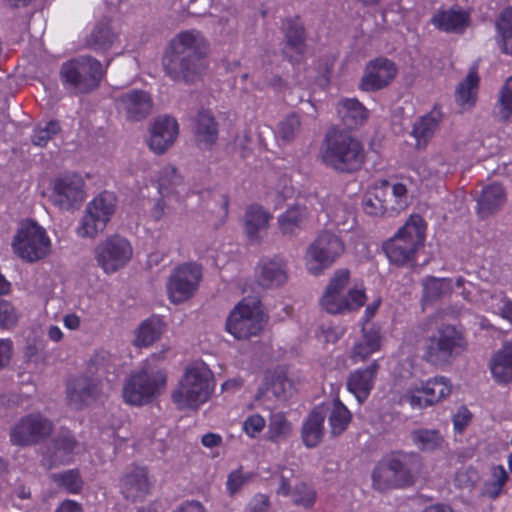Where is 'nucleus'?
I'll return each instance as SVG.
<instances>
[{
	"label": "nucleus",
	"instance_id": "nucleus-1",
	"mask_svg": "<svg viewBox=\"0 0 512 512\" xmlns=\"http://www.w3.org/2000/svg\"><path fill=\"white\" fill-rule=\"evenodd\" d=\"M207 52L208 42L201 32L182 31L170 41L163 57L165 73L174 81L193 83L206 67Z\"/></svg>",
	"mask_w": 512,
	"mask_h": 512
},
{
	"label": "nucleus",
	"instance_id": "nucleus-2",
	"mask_svg": "<svg viewBox=\"0 0 512 512\" xmlns=\"http://www.w3.org/2000/svg\"><path fill=\"white\" fill-rule=\"evenodd\" d=\"M213 390L214 378L209 367L204 362H194L185 369L171 397L178 409H198Z\"/></svg>",
	"mask_w": 512,
	"mask_h": 512
},
{
	"label": "nucleus",
	"instance_id": "nucleus-3",
	"mask_svg": "<svg viewBox=\"0 0 512 512\" xmlns=\"http://www.w3.org/2000/svg\"><path fill=\"white\" fill-rule=\"evenodd\" d=\"M321 155L326 165L340 172L358 170L365 158L361 142L343 131H331L326 135Z\"/></svg>",
	"mask_w": 512,
	"mask_h": 512
},
{
	"label": "nucleus",
	"instance_id": "nucleus-4",
	"mask_svg": "<svg viewBox=\"0 0 512 512\" xmlns=\"http://www.w3.org/2000/svg\"><path fill=\"white\" fill-rule=\"evenodd\" d=\"M426 224L417 214L411 215L397 233L384 244L389 261L396 265H405L415 259L420 246L425 241Z\"/></svg>",
	"mask_w": 512,
	"mask_h": 512
},
{
	"label": "nucleus",
	"instance_id": "nucleus-5",
	"mask_svg": "<svg viewBox=\"0 0 512 512\" xmlns=\"http://www.w3.org/2000/svg\"><path fill=\"white\" fill-rule=\"evenodd\" d=\"M166 383L167 374L164 370L142 368L127 378L123 386V399L130 405H145L165 390Z\"/></svg>",
	"mask_w": 512,
	"mask_h": 512
},
{
	"label": "nucleus",
	"instance_id": "nucleus-6",
	"mask_svg": "<svg viewBox=\"0 0 512 512\" xmlns=\"http://www.w3.org/2000/svg\"><path fill=\"white\" fill-rule=\"evenodd\" d=\"M466 345L459 330L452 325H443L426 339L423 359L434 366H443L460 355Z\"/></svg>",
	"mask_w": 512,
	"mask_h": 512
},
{
	"label": "nucleus",
	"instance_id": "nucleus-7",
	"mask_svg": "<svg viewBox=\"0 0 512 512\" xmlns=\"http://www.w3.org/2000/svg\"><path fill=\"white\" fill-rule=\"evenodd\" d=\"M102 73L100 61L91 56H81L63 63L60 77L67 90L87 93L99 85Z\"/></svg>",
	"mask_w": 512,
	"mask_h": 512
},
{
	"label": "nucleus",
	"instance_id": "nucleus-8",
	"mask_svg": "<svg viewBox=\"0 0 512 512\" xmlns=\"http://www.w3.org/2000/svg\"><path fill=\"white\" fill-rule=\"evenodd\" d=\"M349 271L341 269L331 278L322 298L321 306L330 314L353 311L364 305L366 297L362 289L354 288L346 291Z\"/></svg>",
	"mask_w": 512,
	"mask_h": 512
},
{
	"label": "nucleus",
	"instance_id": "nucleus-9",
	"mask_svg": "<svg viewBox=\"0 0 512 512\" xmlns=\"http://www.w3.org/2000/svg\"><path fill=\"white\" fill-rule=\"evenodd\" d=\"M116 208V198L112 193L104 192L90 201L76 228L80 238L94 239L103 233Z\"/></svg>",
	"mask_w": 512,
	"mask_h": 512
},
{
	"label": "nucleus",
	"instance_id": "nucleus-10",
	"mask_svg": "<svg viewBox=\"0 0 512 512\" xmlns=\"http://www.w3.org/2000/svg\"><path fill=\"white\" fill-rule=\"evenodd\" d=\"M14 252L27 262H36L51 251V240L46 230L35 222L22 223L12 243Z\"/></svg>",
	"mask_w": 512,
	"mask_h": 512
},
{
	"label": "nucleus",
	"instance_id": "nucleus-11",
	"mask_svg": "<svg viewBox=\"0 0 512 512\" xmlns=\"http://www.w3.org/2000/svg\"><path fill=\"white\" fill-rule=\"evenodd\" d=\"M263 323L260 302L255 298H245L230 313L226 329L236 339H247L257 335Z\"/></svg>",
	"mask_w": 512,
	"mask_h": 512
},
{
	"label": "nucleus",
	"instance_id": "nucleus-12",
	"mask_svg": "<svg viewBox=\"0 0 512 512\" xmlns=\"http://www.w3.org/2000/svg\"><path fill=\"white\" fill-rule=\"evenodd\" d=\"M342 240L330 232H323L308 246L305 254L307 270L319 275L328 269L344 252Z\"/></svg>",
	"mask_w": 512,
	"mask_h": 512
},
{
	"label": "nucleus",
	"instance_id": "nucleus-13",
	"mask_svg": "<svg viewBox=\"0 0 512 512\" xmlns=\"http://www.w3.org/2000/svg\"><path fill=\"white\" fill-rule=\"evenodd\" d=\"M201 278V267L195 263H183L175 267L166 283L170 301L181 304L191 299L199 287Z\"/></svg>",
	"mask_w": 512,
	"mask_h": 512
},
{
	"label": "nucleus",
	"instance_id": "nucleus-14",
	"mask_svg": "<svg viewBox=\"0 0 512 512\" xmlns=\"http://www.w3.org/2000/svg\"><path fill=\"white\" fill-rule=\"evenodd\" d=\"M132 247L128 240L115 235L99 243L95 258L105 273L111 274L124 267L131 259Z\"/></svg>",
	"mask_w": 512,
	"mask_h": 512
},
{
	"label": "nucleus",
	"instance_id": "nucleus-15",
	"mask_svg": "<svg viewBox=\"0 0 512 512\" xmlns=\"http://www.w3.org/2000/svg\"><path fill=\"white\" fill-rule=\"evenodd\" d=\"M49 198L60 210L76 209L85 199L83 179L73 173L59 176L53 181Z\"/></svg>",
	"mask_w": 512,
	"mask_h": 512
},
{
	"label": "nucleus",
	"instance_id": "nucleus-16",
	"mask_svg": "<svg viewBox=\"0 0 512 512\" xmlns=\"http://www.w3.org/2000/svg\"><path fill=\"white\" fill-rule=\"evenodd\" d=\"M53 430L52 422L40 414L21 418L11 429L10 439L14 445L29 446L46 439Z\"/></svg>",
	"mask_w": 512,
	"mask_h": 512
},
{
	"label": "nucleus",
	"instance_id": "nucleus-17",
	"mask_svg": "<svg viewBox=\"0 0 512 512\" xmlns=\"http://www.w3.org/2000/svg\"><path fill=\"white\" fill-rule=\"evenodd\" d=\"M397 75L395 63L387 58L378 57L369 61L359 82V89L374 92L387 87Z\"/></svg>",
	"mask_w": 512,
	"mask_h": 512
},
{
	"label": "nucleus",
	"instance_id": "nucleus-18",
	"mask_svg": "<svg viewBox=\"0 0 512 512\" xmlns=\"http://www.w3.org/2000/svg\"><path fill=\"white\" fill-rule=\"evenodd\" d=\"M400 488L415 484L423 471L422 457L416 452H398L390 456Z\"/></svg>",
	"mask_w": 512,
	"mask_h": 512
},
{
	"label": "nucleus",
	"instance_id": "nucleus-19",
	"mask_svg": "<svg viewBox=\"0 0 512 512\" xmlns=\"http://www.w3.org/2000/svg\"><path fill=\"white\" fill-rule=\"evenodd\" d=\"M116 105L119 112L128 120L140 121L152 112L153 99L146 91L131 90L121 94L116 100Z\"/></svg>",
	"mask_w": 512,
	"mask_h": 512
},
{
	"label": "nucleus",
	"instance_id": "nucleus-20",
	"mask_svg": "<svg viewBox=\"0 0 512 512\" xmlns=\"http://www.w3.org/2000/svg\"><path fill=\"white\" fill-rule=\"evenodd\" d=\"M101 393V382L83 374L71 380L67 385V398L69 403L80 409L95 401Z\"/></svg>",
	"mask_w": 512,
	"mask_h": 512
},
{
	"label": "nucleus",
	"instance_id": "nucleus-21",
	"mask_svg": "<svg viewBox=\"0 0 512 512\" xmlns=\"http://www.w3.org/2000/svg\"><path fill=\"white\" fill-rule=\"evenodd\" d=\"M179 133L177 121L169 116L158 117L151 126L149 147L157 154L164 153L170 148Z\"/></svg>",
	"mask_w": 512,
	"mask_h": 512
},
{
	"label": "nucleus",
	"instance_id": "nucleus-22",
	"mask_svg": "<svg viewBox=\"0 0 512 512\" xmlns=\"http://www.w3.org/2000/svg\"><path fill=\"white\" fill-rule=\"evenodd\" d=\"M379 370L378 361H373L365 368H359L351 372L347 378V389L359 403L364 402L374 388Z\"/></svg>",
	"mask_w": 512,
	"mask_h": 512
},
{
	"label": "nucleus",
	"instance_id": "nucleus-23",
	"mask_svg": "<svg viewBox=\"0 0 512 512\" xmlns=\"http://www.w3.org/2000/svg\"><path fill=\"white\" fill-rule=\"evenodd\" d=\"M258 283L265 288L279 287L288 279L287 263L281 257L262 259L257 269Z\"/></svg>",
	"mask_w": 512,
	"mask_h": 512
},
{
	"label": "nucleus",
	"instance_id": "nucleus-24",
	"mask_svg": "<svg viewBox=\"0 0 512 512\" xmlns=\"http://www.w3.org/2000/svg\"><path fill=\"white\" fill-rule=\"evenodd\" d=\"M119 39V32L112 21L103 18L96 23L85 39V45L96 52H106L111 49Z\"/></svg>",
	"mask_w": 512,
	"mask_h": 512
},
{
	"label": "nucleus",
	"instance_id": "nucleus-25",
	"mask_svg": "<svg viewBox=\"0 0 512 512\" xmlns=\"http://www.w3.org/2000/svg\"><path fill=\"white\" fill-rule=\"evenodd\" d=\"M442 117V112L438 108H433L429 113L421 116L414 122L411 135L415 139V147L418 150L427 147L437 131Z\"/></svg>",
	"mask_w": 512,
	"mask_h": 512
},
{
	"label": "nucleus",
	"instance_id": "nucleus-26",
	"mask_svg": "<svg viewBox=\"0 0 512 512\" xmlns=\"http://www.w3.org/2000/svg\"><path fill=\"white\" fill-rule=\"evenodd\" d=\"M432 23L441 31L461 33L469 24V14L460 7L442 9L433 15Z\"/></svg>",
	"mask_w": 512,
	"mask_h": 512
},
{
	"label": "nucleus",
	"instance_id": "nucleus-27",
	"mask_svg": "<svg viewBox=\"0 0 512 512\" xmlns=\"http://www.w3.org/2000/svg\"><path fill=\"white\" fill-rule=\"evenodd\" d=\"M151 483L145 468L136 467L122 479L121 489L125 498L132 501L143 499L149 492Z\"/></svg>",
	"mask_w": 512,
	"mask_h": 512
},
{
	"label": "nucleus",
	"instance_id": "nucleus-28",
	"mask_svg": "<svg viewBox=\"0 0 512 512\" xmlns=\"http://www.w3.org/2000/svg\"><path fill=\"white\" fill-rule=\"evenodd\" d=\"M272 218L260 205L249 206L244 214V233L251 242H258L261 239L262 232L266 231L269 221Z\"/></svg>",
	"mask_w": 512,
	"mask_h": 512
},
{
	"label": "nucleus",
	"instance_id": "nucleus-29",
	"mask_svg": "<svg viewBox=\"0 0 512 512\" xmlns=\"http://www.w3.org/2000/svg\"><path fill=\"white\" fill-rule=\"evenodd\" d=\"M491 375L498 384L512 381V341L506 342L492 356L489 362Z\"/></svg>",
	"mask_w": 512,
	"mask_h": 512
},
{
	"label": "nucleus",
	"instance_id": "nucleus-30",
	"mask_svg": "<svg viewBox=\"0 0 512 512\" xmlns=\"http://www.w3.org/2000/svg\"><path fill=\"white\" fill-rule=\"evenodd\" d=\"M506 202V193L499 183H491L485 186L477 198V212L482 217L498 211Z\"/></svg>",
	"mask_w": 512,
	"mask_h": 512
},
{
	"label": "nucleus",
	"instance_id": "nucleus-31",
	"mask_svg": "<svg viewBox=\"0 0 512 512\" xmlns=\"http://www.w3.org/2000/svg\"><path fill=\"white\" fill-rule=\"evenodd\" d=\"M285 46L283 54L292 62L299 61L304 53V28L294 20L284 23Z\"/></svg>",
	"mask_w": 512,
	"mask_h": 512
},
{
	"label": "nucleus",
	"instance_id": "nucleus-32",
	"mask_svg": "<svg viewBox=\"0 0 512 512\" xmlns=\"http://www.w3.org/2000/svg\"><path fill=\"white\" fill-rule=\"evenodd\" d=\"M337 113L349 129L363 125L369 117V111L356 98L341 99L337 104Z\"/></svg>",
	"mask_w": 512,
	"mask_h": 512
},
{
	"label": "nucleus",
	"instance_id": "nucleus-33",
	"mask_svg": "<svg viewBox=\"0 0 512 512\" xmlns=\"http://www.w3.org/2000/svg\"><path fill=\"white\" fill-rule=\"evenodd\" d=\"M362 337L353 346L351 350V359L353 362H363L373 353L381 348V334L375 327H363Z\"/></svg>",
	"mask_w": 512,
	"mask_h": 512
},
{
	"label": "nucleus",
	"instance_id": "nucleus-34",
	"mask_svg": "<svg viewBox=\"0 0 512 512\" xmlns=\"http://www.w3.org/2000/svg\"><path fill=\"white\" fill-rule=\"evenodd\" d=\"M326 413L323 407L313 409L302 426V440L306 447H316L323 436Z\"/></svg>",
	"mask_w": 512,
	"mask_h": 512
},
{
	"label": "nucleus",
	"instance_id": "nucleus-35",
	"mask_svg": "<svg viewBox=\"0 0 512 512\" xmlns=\"http://www.w3.org/2000/svg\"><path fill=\"white\" fill-rule=\"evenodd\" d=\"M218 136V125L209 110H200L196 119L195 137L203 148L213 145Z\"/></svg>",
	"mask_w": 512,
	"mask_h": 512
},
{
	"label": "nucleus",
	"instance_id": "nucleus-36",
	"mask_svg": "<svg viewBox=\"0 0 512 512\" xmlns=\"http://www.w3.org/2000/svg\"><path fill=\"white\" fill-rule=\"evenodd\" d=\"M308 210L304 205L296 204L289 207L277 218L278 227L283 235H293L301 228L308 218Z\"/></svg>",
	"mask_w": 512,
	"mask_h": 512
},
{
	"label": "nucleus",
	"instance_id": "nucleus-37",
	"mask_svg": "<svg viewBox=\"0 0 512 512\" xmlns=\"http://www.w3.org/2000/svg\"><path fill=\"white\" fill-rule=\"evenodd\" d=\"M164 331L163 322L156 317L144 320L135 330L133 345L136 347H148L160 339Z\"/></svg>",
	"mask_w": 512,
	"mask_h": 512
},
{
	"label": "nucleus",
	"instance_id": "nucleus-38",
	"mask_svg": "<svg viewBox=\"0 0 512 512\" xmlns=\"http://www.w3.org/2000/svg\"><path fill=\"white\" fill-rule=\"evenodd\" d=\"M115 372V358L114 356L105 350L95 352V354L89 359L84 374L89 375L92 378L99 379L101 382L104 376L113 374Z\"/></svg>",
	"mask_w": 512,
	"mask_h": 512
},
{
	"label": "nucleus",
	"instance_id": "nucleus-39",
	"mask_svg": "<svg viewBox=\"0 0 512 512\" xmlns=\"http://www.w3.org/2000/svg\"><path fill=\"white\" fill-rule=\"evenodd\" d=\"M424 303H432L449 295L453 290V283L448 278H436L433 276L425 277L422 280Z\"/></svg>",
	"mask_w": 512,
	"mask_h": 512
},
{
	"label": "nucleus",
	"instance_id": "nucleus-40",
	"mask_svg": "<svg viewBox=\"0 0 512 512\" xmlns=\"http://www.w3.org/2000/svg\"><path fill=\"white\" fill-rule=\"evenodd\" d=\"M479 78L475 68H472L465 79L456 88V102L462 108H470L475 104Z\"/></svg>",
	"mask_w": 512,
	"mask_h": 512
},
{
	"label": "nucleus",
	"instance_id": "nucleus-41",
	"mask_svg": "<svg viewBox=\"0 0 512 512\" xmlns=\"http://www.w3.org/2000/svg\"><path fill=\"white\" fill-rule=\"evenodd\" d=\"M373 487L379 491L400 488L390 457L379 462L372 473Z\"/></svg>",
	"mask_w": 512,
	"mask_h": 512
},
{
	"label": "nucleus",
	"instance_id": "nucleus-42",
	"mask_svg": "<svg viewBox=\"0 0 512 512\" xmlns=\"http://www.w3.org/2000/svg\"><path fill=\"white\" fill-rule=\"evenodd\" d=\"M159 191L163 196L185 194L183 178L175 167L166 166L162 169L159 177Z\"/></svg>",
	"mask_w": 512,
	"mask_h": 512
},
{
	"label": "nucleus",
	"instance_id": "nucleus-43",
	"mask_svg": "<svg viewBox=\"0 0 512 512\" xmlns=\"http://www.w3.org/2000/svg\"><path fill=\"white\" fill-rule=\"evenodd\" d=\"M328 422L331 433L334 436L340 435L348 427L352 415L347 407L339 400L335 399L328 408Z\"/></svg>",
	"mask_w": 512,
	"mask_h": 512
},
{
	"label": "nucleus",
	"instance_id": "nucleus-44",
	"mask_svg": "<svg viewBox=\"0 0 512 512\" xmlns=\"http://www.w3.org/2000/svg\"><path fill=\"white\" fill-rule=\"evenodd\" d=\"M410 438L420 451L431 452L442 445L443 437L435 429L420 428L410 433Z\"/></svg>",
	"mask_w": 512,
	"mask_h": 512
},
{
	"label": "nucleus",
	"instance_id": "nucleus-45",
	"mask_svg": "<svg viewBox=\"0 0 512 512\" xmlns=\"http://www.w3.org/2000/svg\"><path fill=\"white\" fill-rule=\"evenodd\" d=\"M420 390L428 397V402L434 405L451 393V384L447 378L439 376L421 383Z\"/></svg>",
	"mask_w": 512,
	"mask_h": 512
},
{
	"label": "nucleus",
	"instance_id": "nucleus-46",
	"mask_svg": "<svg viewBox=\"0 0 512 512\" xmlns=\"http://www.w3.org/2000/svg\"><path fill=\"white\" fill-rule=\"evenodd\" d=\"M498 44L503 53L512 56V7L506 8L497 21Z\"/></svg>",
	"mask_w": 512,
	"mask_h": 512
},
{
	"label": "nucleus",
	"instance_id": "nucleus-47",
	"mask_svg": "<svg viewBox=\"0 0 512 512\" xmlns=\"http://www.w3.org/2000/svg\"><path fill=\"white\" fill-rule=\"evenodd\" d=\"M423 178L442 177L449 173V165L441 153H435L427 158L417 169Z\"/></svg>",
	"mask_w": 512,
	"mask_h": 512
},
{
	"label": "nucleus",
	"instance_id": "nucleus-48",
	"mask_svg": "<svg viewBox=\"0 0 512 512\" xmlns=\"http://www.w3.org/2000/svg\"><path fill=\"white\" fill-rule=\"evenodd\" d=\"M292 432L291 423L283 413H274L270 416L267 438L274 442L286 440Z\"/></svg>",
	"mask_w": 512,
	"mask_h": 512
},
{
	"label": "nucleus",
	"instance_id": "nucleus-49",
	"mask_svg": "<svg viewBox=\"0 0 512 512\" xmlns=\"http://www.w3.org/2000/svg\"><path fill=\"white\" fill-rule=\"evenodd\" d=\"M494 115L502 121L512 116V76L502 86L499 98L494 107Z\"/></svg>",
	"mask_w": 512,
	"mask_h": 512
},
{
	"label": "nucleus",
	"instance_id": "nucleus-50",
	"mask_svg": "<svg viewBox=\"0 0 512 512\" xmlns=\"http://www.w3.org/2000/svg\"><path fill=\"white\" fill-rule=\"evenodd\" d=\"M54 447L55 461L66 463L71 460L78 447V443L69 432H63L55 440Z\"/></svg>",
	"mask_w": 512,
	"mask_h": 512
},
{
	"label": "nucleus",
	"instance_id": "nucleus-51",
	"mask_svg": "<svg viewBox=\"0 0 512 512\" xmlns=\"http://www.w3.org/2000/svg\"><path fill=\"white\" fill-rule=\"evenodd\" d=\"M384 192L379 189L378 184L367 192L363 198L362 206L366 214L371 216H382L387 214L383 199Z\"/></svg>",
	"mask_w": 512,
	"mask_h": 512
},
{
	"label": "nucleus",
	"instance_id": "nucleus-52",
	"mask_svg": "<svg viewBox=\"0 0 512 512\" xmlns=\"http://www.w3.org/2000/svg\"><path fill=\"white\" fill-rule=\"evenodd\" d=\"M301 131V120L296 113L288 114L277 126V136L282 141L289 143L293 141Z\"/></svg>",
	"mask_w": 512,
	"mask_h": 512
},
{
	"label": "nucleus",
	"instance_id": "nucleus-53",
	"mask_svg": "<svg viewBox=\"0 0 512 512\" xmlns=\"http://www.w3.org/2000/svg\"><path fill=\"white\" fill-rule=\"evenodd\" d=\"M60 132L58 121L50 120L38 124L31 135V142L38 147H45L48 142Z\"/></svg>",
	"mask_w": 512,
	"mask_h": 512
},
{
	"label": "nucleus",
	"instance_id": "nucleus-54",
	"mask_svg": "<svg viewBox=\"0 0 512 512\" xmlns=\"http://www.w3.org/2000/svg\"><path fill=\"white\" fill-rule=\"evenodd\" d=\"M330 221L342 231H349L354 227L355 216L352 209L343 203L336 205L329 213Z\"/></svg>",
	"mask_w": 512,
	"mask_h": 512
},
{
	"label": "nucleus",
	"instance_id": "nucleus-55",
	"mask_svg": "<svg viewBox=\"0 0 512 512\" xmlns=\"http://www.w3.org/2000/svg\"><path fill=\"white\" fill-rule=\"evenodd\" d=\"M289 497L295 505L310 508L315 503L316 492L306 483L300 482L293 487Z\"/></svg>",
	"mask_w": 512,
	"mask_h": 512
},
{
	"label": "nucleus",
	"instance_id": "nucleus-56",
	"mask_svg": "<svg viewBox=\"0 0 512 512\" xmlns=\"http://www.w3.org/2000/svg\"><path fill=\"white\" fill-rule=\"evenodd\" d=\"M387 185L389 191L394 195V207L404 211L411 202V196L408 192L407 186L402 182H391L383 180Z\"/></svg>",
	"mask_w": 512,
	"mask_h": 512
},
{
	"label": "nucleus",
	"instance_id": "nucleus-57",
	"mask_svg": "<svg viewBox=\"0 0 512 512\" xmlns=\"http://www.w3.org/2000/svg\"><path fill=\"white\" fill-rule=\"evenodd\" d=\"M55 479L70 493H78L82 488V480L79 473L75 470L55 475Z\"/></svg>",
	"mask_w": 512,
	"mask_h": 512
},
{
	"label": "nucleus",
	"instance_id": "nucleus-58",
	"mask_svg": "<svg viewBox=\"0 0 512 512\" xmlns=\"http://www.w3.org/2000/svg\"><path fill=\"white\" fill-rule=\"evenodd\" d=\"M422 393L420 390V386H415L414 388H409L406 393L401 397L400 403H408L413 409H423L428 406H432L430 402H428V397L424 395H419Z\"/></svg>",
	"mask_w": 512,
	"mask_h": 512
},
{
	"label": "nucleus",
	"instance_id": "nucleus-59",
	"mask_svg": "<svg viewBox=\"0 0 512 512\" xmlns=\"http://www.w3.org/2000/svg\"><path fill=\"white\" fill-rule=\"evenodd\" d=\"M270 390L276 398L285 400L292 395L293 385L288 379L278 377L272 383Z\"/></svg>",
	"mask_w": 512,
	"mask_h": 512
},
{
	"label": "nucleus",
	"instance_id": "nucleus-60",
	"mask_svg": "<svg viewBox=\"0 0 512 512\" xmlns=\"http://www.w3.org/2000/svg\"><path fill=\"white\" fill-rule=\"evenodd\" d=\"M249 476L242 473L241 470L232 471L227 478V490L230 495L236 494L248 481Z\"/></svg>",
	"mask_w": 512,
	"mask_h": 512
},
{
	"label": "nucleus",
	"instance_id": "nucleus-61",
	"mask_svg": "<svg viewBox=\"0 0 512 512\" xmlns=\"http://www.w3.org/2000/svg\"><path fill=\"white\" fill-rule=\"evenodd\" d=\"M17 321V314L11 303L0 300V326L10 327Z\"/></svg>",
	"mask_w": 512,
	"mask_h": 512
},
{
	"label": "nucleus",
	"instance_id": "nucleus-62",
	"mask_svg": "<svg viewBox=\"0 0 512 512\" xmlns=\"http://www.w3.org/2000/svg\"><path fill=\"white\" fill-rule=\"evenodd\" d=\"M264 427L265 419L258 414L248 417L243 424L244 431L250 437H255Z\"/></svg>",
	"mask_w": 512,
	"mask_h": 512
},
{
	"label": "nucleus",
	"instance_id": "nucleus-63",
	"mask_svg": "<svg viewBox=\"0 0 512 512\" xmlns=\"http://www.w3.org/2000/svg\"><path fill=\"white\" fill-rule=\"evenodd\" d=\"M461 289L462 297L468 301H475V285L472 282L467 281L464 277L459 276L456 278L455 283L453 284V288Z\"/></svg>",
	"mask_w": 512,
	"mask_h": 512
},
{
	"label": "nucleus",
	"instance_id": "nucleus-64",
	"mask_svg": "<svg viewBox=\"0 0 512 512\" xmlns=\"http://www.w3.org/2000/svg\"><path fill=\"white\" fill-rule=\"evenodd\" d=\"M270 506L269 497L264 494H256L248 503L245 512H268Z\"/></svg>",
	"mask_w": 512,
	"mask_h": 512
}]
</instances>
